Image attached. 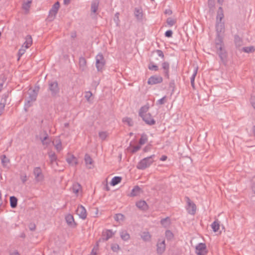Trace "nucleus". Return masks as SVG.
<instances>
[{"label": "nucleus", "mask_w": 255, "mask_h": 255, "mask_svg": "<svg viewBox=\"0 0 255 255\" xmlns=\"http://www.w3.org/2000/svg\"><path fill=\"white\" fill-rule=\"evenodd\" d=\"M76 214L82 219H85L87 217L86 210L82 205L78 207L76 210Z\"/></svg>", "instance_id": "9d476101"}, {"label": "nucleus", "mask_w": 255, "mask_h": 255, "mask_svg": "<svg viewBox=\"0 0 255 255\" xmlns=\"http://www.w3.org/2000/svg\"><path fill=\"white\" fill-rule=\"evenodd\" d=\"M143 236H142V239H148L150 238V236L148 233H144Z\"/></svg>", "instance_id": "0e129e2a"}, {"label": "nucleus", "mask_w": 255, "mask_h": 255, "mask_svg": "<svg viewBox=\"0 0 255 255\" xmlns=\"http://www.w3.org/2000/svg\"><path fill=\"white\" fill-rule=\"evenodd\" d=\"M10 205L12 208H14L17 206V199L14 196H11L10 197Z\"/></svg>", "instance_id": "2f4dec72"}, {"label": "nucleus", "mask_w": 255, "mask_h": 255, "mask_svg": "<svg viewBox=\"0 0 255 255\" xmlns=\"http://www.w3.org/2000/svg\"><path fill=\"white\" fill-rule=\"evenodd\" d=\"M172 31L171 30H167L165 33V36L167 37H171L172 35Z\"/></svg>", "instance_id": "bf43d9fd"}, {"label": "nucleus", "mask_w": 255, "mask_h": 255, "mask_svg": "<svg viewBox=\"0 0 255 255\" xmlns=\"http://www.w3.org/2000/svg\"><path fill=\"white\" fill-rule=\"evenodd\" d=\"M81 186L79 184L75 183L73 185V187L72 188V191L76 195H77L79 191L81 190Z\"/></svg>", "instance_id": "7c9ffc66"}, {"label": "nucleus", "mask_w": 255, "mask_h": 255, "mask_svg": "<svg viewBox=\"0 0 255 255\" xmlns=\"http://www.w3.org/2000/svg\"><path fill=\"white\" fill-rule=\"evenodd\" d=\"M80 69L82 71H85L87 69V62L86 59L83 57H80L79 60Z\"/></svg>", "instance_id": "6ab92c4d"}, {"label": "nucleus", "mask_w": 255, "mask_h": 255, "mask_svg": "<svg viewBox=\"0 0 255 255\" xmlns=\"http://www.w3.org/2000/svg\"><path fill=\"white\" fill-rule=\"evenodd\" d=\"M197 71H198V67H196L194 69L193 73L191 77L190 78L191 84L193 88H194V86H195L194 81H195V77L197 73Z\"/></svg>", "instance_id": "473e14b6"}, {"label": "nucleus", "mask_w": 255, "mask_h": 255, "mask_svg": "<svg viewBox=\"0 0 255 255\" xmlns=\"http://www.w3.org/2000/svg\"><path fill=\"white\" fill-rule=\"evenodd\" d=\"M99 136L102 140H105L108 136V133L106 131H100Z\"/></svg>", "instance_id": "a18cd8bd"}, {"label": "nucleus", "mask_w": 255, "mask_h": 255, "mask_svg": "<svg viewBox=\"0 0 255 255\" xmlns=\"http://www.w3.org/2000/svg\"><path fill=\"white\" fill-rule=\"evenodd\" d=\"M223 9L222 7H219L217 11V14L216 16V22L222 21V19L224 17Z\"/></svg>", "instance_id": "5701e85b"}, {"label": "nucleus", "mask_w": 255, "mask_h": 255, "mask_svg": "<svg viewBox=\"0 0 255 255\" xmlns=\"http://www.w3.org/2000/svg\"><path fill=\"white\" fill-rule=\"evenodd\" d=\"M216 48L217 50L222 51V48L223 47L224 44L223 40L220 35H217V38L216 39Z\"/></svg>", "instance_id": "4be33fe9"}, {"label": "nucleus", "mask_w": 255, "mask_h": 255, "mask_svg": "<svg viewBox=\"0 0 255 255\" xmlns=\"http://www.w3.org/2000/svg\"><path fill=\"white\" fill-rule=\"evenodd\" d=\"M167 157L166 155H162L160 158V160L161 161H165L167 159Z\"/></svg>", "instance_id": "774afa93"}, {"label": "nucleus", "mask_w": 255, "mask_h": 255, "mask_svg": "<svg viewBox=\"0 0 255 255\" xmlns=\"http://www.w3.org/2000/svg\"><path fill=\"white\" fill-rule=\"evenodd\" d=\"M39 138L43 145L48 146L50 144L51 140L49 138L48 135L45 131H44V136H42L40 135Z\"/></svg>", "instance_id": "2eb2a0df"}, {"label": "nucleus", "mask_w": 255, "mask_h": 255, "mask_svg": "<svg viewBox=\"0 0 255 255\" xmlns=\"http://www.w3.org/2000/svg\"><path fill=\"white\" fill-rule=\"evenodd\" d=\"M217 52L222 60H224L226 58L227 54L223 47L222 48V51L217 50Z\"/></svg>", "instance_id": "f704fd0d"}, {"label": "nucleus", "mask_w": 255, "mask_h": 255, "mask_svg": "<svg viewBox=\"0 0 255 255\" xmlns=\"http://www.w3.org/2000/svg\"><path fill=\"white\" fill-rule=\"evenodd\" d=\"M20 179L22 183H24L27 181V176L25 173H21L20 176Z\"/></svg>", "instance_id": "6e6d98bb"}, {"label": "nucleus", "mask_w": 255, "mask_h": 255, "mask_svg": "<svg viewBox=\"0 0 255 255\" xmlns=\"http://www.w3.org/2000/svg\"><path fill=\"white\" fill-rule=\"evenodd\" d=\"M123 122L127 124L129 126H132L133 125V122L131 119L128 117H126L123 118Z\"/></svg>", "instance_id": "58836bf2"}, {"label": "nucleus", "mask_w": 255, "mask_h": 255, "mask_svg": "<svg viewBox=\"0 0 255 255\" xmlns=\"http://www.w3.org/2000/svg\"><path fill=\"white\" fill-rule=\"evenodd\" d=\"M115 232H113L112 230L105 229L103 231V236L106 238L105 239H109L112 238L115 235Z\"/></svg>", "instance_id": "a211bd4d"}, {"label": "nucleus", "mask_w": 255, "mask_h": 255, "mask_svg": "<svg viewBox=\"0 0 255 255\" xmlns=\"http://www.w3.org/2000/svg\"><path fill=\"white\" fill-rule=\"evenodd\" d=\"M149 109V106L148 105H145L140 108L139 111V116L141 117L143 116L149 114L147 113Z\"/></svg>", "instance_id": "b1692460"}, {"label": "nucleus", "mask_w": 255, "mask_h": 255, "mask_svg": "<svg viewBox=\"0 0 255 255\" xmlns=\"http://www.w3.org/2000/svg\"><path fill=\"white\" fill-rule=\"evenodd\" d=\"M161 68L163 71V74L167 79L169 78L170 65L167 62H164L161 64Z\"/></svg>", "instance_id": "f8f14e48"}, {"label": "nucleus", "mask_w": 255, "mask_h": 255, "mask_svg": "<svg viewBox=\"0 0 255 255\" xmlns=\"http://www.w3.org/2000/svg\"><path fill=\"white\" fill-rule=\"evenodd\" d=\"M67 162L72 165H75L77 164V159L73 155L70 156L66 159Z\"/></svg>", "instance_id": "cd10ccee"}, {"label": "nucleus", "mask_w": 255, "mask_h": 255, "mask_svg": "<svg viewBox=\"0 0 255 255\" xmlns=\"http://www.w3.org/2000/svg\"><path fill=\"white\" fill-rule=\"evenodd\" d=\"M161 224L165 228L168 227L171 223L170 219L169 217L163 219L160 221Z\"/></svg>", "instance_id": "c85d7f7f"}, {"label": "nucleus", "mask_w": 255, "mask_h": 255, "mask_svg": "<svg viewBox=\"0 0 255 255\" xmlns=\"http://www.w3.org/2000/svg\"><path fill=\"white\" fill-rule=\"evenodd\" d=\"M99 242H97L96 244L94 246L93 249H92L90 255H97V251L99 250Z\"/></svg>", "instance_id": "a19ab883"}, {"label": "nucleus", "mask_w": 255, "mask_h": 255, "mask_svg": "<svg viewBox=\"0 0 255 255\" xmlns=\"http://www.w3.org/2000/svg\"><path fill=\"white\" fill-rule=\"evenodd\" d=\"M166 22L168 25L170 26H172L175 24V20L171 17H169L167 19Z\"/></svg>", "instance_id": "8fccbe9b"}, {"label": "nucleus", "mask_w": 255, "mask_h": 255, "mask_svg": "<svg viewBox=\"0 0 255 255\" xmlns=\"http://www.w3.org/2000/svg\"><path fill=\"white\" fill-rule=\"evenodd\" d=\"M155 157V155L153 154L143 158L137 163L136 168L140 170H144L148 168L153 163Z\"/></svg>", "instance_id": "f257e3e1"}, {"label": "nucleus", "mask_w": 255, "mask_h": 255, "mask_svg": "<svg viewBox=\"0 0 255 255\" xmlns=\"http://www.w3.org/2000/svg\"><path fill=\"white\" fill-rule=\"evenodd\" d=\"M143 121L148 125L152 126L155 124V121L152 117L151 114H148L141 117Z\"/></svg>", "instance_id": "9b49d317"}, {"label": "nucleus", "mask_w": 255, "mask_h": 255, "mask_svg": "<svg viewBox=\"0 0 255 255\" xmlns=\"http://www.w3.org/2000/svg\"><path fill=\"white\" fill-rule=\"evenodd\" d=\"M163 79L160 76L154 75L148 79L147 83L149 85H154L161 83Z\"/></svg>", "instance_id": "1a4fd4ad"}, {"label": "nucleus", "mask_w": 255, "mask_h": 255, "mask_svg": "<svg viewBox=\"0 0 255 255\" xmlns=\"http://www.w3.org/2000/svg\"><path fill=\"white\" fill-rule=\"evenodd\" d=\"M235 42L236 46H238V47H240L242 44V39H241V38L239 36H238L237 35H236L235 36Z\"/></svg>", "instance_id": "79ce46f5"}, {"label": "nucleus", "mask_w": 255, "mask_h": 255, "mask_svg": "<svg viewBox=\"0 0 255 255\" xmlns=\"http://www.w3.org/2000/svg\"><path fill=\"white\" fill-rule=\"evenodd\" d=\"M165 236L167 239H171L173 237V234L171 231L167 230L165 232Z\"/></svg>", "instance_id": "3c124183"}, {"label": "nucleus", "mask_w": 255, "mask_h": 255, "mask_svg": "<svg viewBox=\"0 0 255 255\" xmlns=\"http://www.w3.org/2000/svg\"><path fill=\"white\" fill-rule=\"evenodd\" d=\"M27 49H25V47L21 46V47L18 50V55L19 57L23 55L26 51Z\"/></svg>", "instance_id": "603ef678"}, {"label": "nucleus", "mask_w": 255, "mask_h": 255, "mask_svg": "<svg viewBox=\"0 0 255 255\" xmlns=\"http://www.w3.org/2000/svg\"><path fill=\"white\" fill-rule=\"evenodd\" d=\"M134 15L137 20H141L142 19V13L140 9L136 8L134 12Z\"/></svg>", "instance_id": "c9c22d12"}, {"label": "nucleus", "mask_w": 255, "mask_h": 255, "mask_svg": "<svg viewBox=\"0 0 255 255\" xmlns=\"http://www.w3.org/2000/svg\"><path fill=\"white\" fill-rule=\"evenodd\" d=\"M48 90L50 92L52 96H56L59 92V88L57 81H49V82Z\"/></svg>", "instance_id": "39448f33"}, {"label": "nucleus", "mask_w": 255, "mask_h": 255, "mask_svg": "<svg viewBox=\"0 0 255 255\" xmlns=\"http://www.w3.org/2000/svg\"><path fill=\"white\" fill-rule=\"evenodd\" d=\"M92 96V93L90 91H87L85 93V97L88 102L90 101V98Z\"/></svg>", "instance_id": "5fc2aeb1"}, {"label": "nucleus", "mask_w": 255, "mask_h": 255, "mask_svg": "<svg viewBox=\"0 0 255 255\" xmlns=\"http://www.w3.org/2000/svg\"><path fill=\"white\" fill-rule=\"evenodd\" d=\"M156 53H157V55L158 56L161 57L162 58H164V54L163 52L160 50H157Z\"/></svg>", "instance_id": "680f3d73"}, {"label": "nucleus", "mask_w": 255, "mask_h": 255, "mask_svg": "<svg viewBox=\"0 0 255 255\" xmlns=\"http://www.w3.org/2000/svg\"><path fill=\"white\" fill-rule=\"evenodd\" d=\"M208 5L210 8L215 6V0H208Z\"/></svg>", "instance_id": "052dcab7"}, {"label": "nucleus", "mask_w": 255, "mask_h": 255, "mask_svg": "<svg viewBox=\"0 0 255 255\" xmlns=\"http://www.w3.org/2000/svg\"><path fill=\"white\" fill-rule=\"evenodd\" d=\"M120 234L122 239H129L130 238L129 234L126 230H121Z\"/></svg>", "instance_id": "72a5a7b5"}, {"label": "nucleus", "mask_w": 255, "mask_h": 255, "mask_svg": "<svg viewBox=\"0 0 255 255\" xmlns=\"http://www.w3.org/2000/svg\"><path fill=\"white\" fill-rule=\"evenodd\" d=\"M65 220L68 225L71 228H75L76 224L74 221L73 216L71 214H68L65 216Z\"/></svg>", "instance_id": "4468645a"}, {"label": "nucleus", "mask_w": 255, "mask_h": 255, "mask_svg": "<svg viewBox=\"0 0 255 255\" xmlns=\"http://www.w3.org/2000/svg\"><path fill=\"white\" fill-rule=\"evenodd\" d=\"M5 107V103L2 102L0 103V116L1 115Z\"/></svg>", "instance_id": "13d9d810"}, {"label": "nucleus", "mask_w": 255, "mask_h": 255, "mask_svg": "<svg viewBox=\"0 0 255 255\" xmlns=\"http://www.w3.org/2000/svg\"><path fill=\"white\" fill-rule=\"evenodd\" d=\"M105 63L103 55L101 53H99L96 56V66L98 71L102 70Z\"/></svg>", "instance_id": "20e7f679"}, {"label": "nucleus", "mask_w": 255, "mask_h": 255, "mask_svg": "<svg viewBox=\"0 0 255 255\" xmlns=\"http://www.w3.org/2000/svg\"><path fill=\"white\" fill-rule=\"evenodd\" d=\"M140 148V146L136 145L133 147V152H136L138 151Z\"/></svg>", "instance_id": "338daca9"}, {"label": "nucleus", "mask_w": 255, "mask_h": 255, "mask_svg": "<svg viewBox=\"0 0 255 255\" xmlns=\"http://www.w3.org/2000/svg\"><path fill=\"white\" fill-rule=\"evenodd\" d=\"M220 225L218 222L214 221L211 225L212 229L213 231L216 232L219 229Z\"/></svg>", "instance_id": "ea45409f"}, {"label": "nucleus", "mask_w": 255, "mask_h": 255, "mask_svg": "<svg viewBox=\"0 0 255 255\" xmlns=\"http://www.w3.org/2000/svg\"><path fill=\"white\" fill-rule=\"evenodd\" d=\"M99 2L98 1H95L92 2L91 4V10L93 12L95 13L98 8Z\"/></svg>", "instance_id": "4c0bfd02"}, {"label": "nucleus", "mask_w": 255, "mask_h": 255, "mask_svg": "<svg viewBox=\"0 0 255 255\" xmlns=\"http://www.w3.org/2000/svg\"><path fill=\"white\" fill-rule=\"evenodd\" d=\"M196 253L198 255H206L207 254V250L205 244L200 243L196 247Z\"/></svg>", "instance_id": "6e6552de"}, {"label": "nucleus", "mask_w": 255, "mask_h": 255, "mask_svg": "<svg viewBox=\"0 0 255 255\" xmlns=\"http://www.w3.org/2000/svg\"><path fill=\"white\" fill-rule=\"evenodd\" d=\"M38 91V87H35L34 89L30 90L28 93L29 96L24 104V109L25 111L27 110V108L31 106L33 102L36 101Z\"/></svg>", "instance_id": "f03ea898"}, {"label": "nucleus", "mask_w": 255, "mask_h": 255, "mask_svg": "<svg viewBox=\"0 0 255 255\" xmlns=\"http://www.w3.org/2000/svg\"><path fill=\"white\" fill-rule=\"evenodd\" d=\"M1 163L4 167H7L9 162V160L7 158L5 155L1 156Z\"/></svg>", "instance_id": "e433bc0d"}, {"label": "nucleus", "mask_w": 255, "mask_h": 255, "mask_svg": "<svg viewBox=\"0 0 255 255\" xmlns=\"http://www.w3.org/2000/svg\"><path fill=\"white\" fill-rule=\"evenodd\" d=\"M147 141V138L146 135H142L139 139V143L140 145L144 144Z\"/></svg>", "instance_id": "49530a36"}, {"label": "nucleus", "mask_w": 255, "mask_h": 255, "mask_svg": "<svg viewBox=\"0 0 255 255\" xmlns=\"http://www.w3.org/2000/svg\"><path fill=\"white\" fill-rule=\"evenodd\" d=\"M156 251L158 254H162L165 250V240H159L156 245Z\"/></svg>", "instance_id": "ddd939ff"}, {"label": "nucleus", "mask_w": 255, "mask_h": 255, "mask_svg": "<svg viewBox=\"0 0 255 255\" xmlns=\"http://www.w3.org/2000/svg\"><path fill=\"white\" fill-rule=\"evenodd\" d=\"M49 156L50 161L52 163H54L55 162H56V159H57V157L54 152L50 153L49 154Z\"/></svg>", "instance_id": "37998d69"}, {"label": "nucleus", "mask_w": 255, "mask_h": 255, "mask_svg": "<svg viewBox=\"0 0 255 255\" xmlns=\"http://www.w3.org/2000/svg\"><path fill=\"white\" fill-rule=\"evenodd\" d=\"M140 191L141 189L140 187L138 186H135L132 189L130 195L132 197L136 196L139 194Z\"/></svg>", "instance_id": "bb28decb"}, {"label": "nucleus", "mask_w": 255, "mask_h": 255, "mask_svg": "<svg viewBox=\"0 0 255 255\" xmlns=\"http://www.w3.org/2000/svg\"><path fill=\"white\" fill-rule=\"evenodd\" d=\"M243 50L246 53H250L255 51V48L253 46L245 47L243 48Z\"/></svg>", "instance_id": "c03bdc74"}, {"label": "nucleus", "mask_w": 255, "mask_h": 255, "mask_svg": "<svg viewBox=\"0 0 255 255\" xmlns=\"http://www.w3.org/2000/svg\"><path fill=\"white\" fill-rule=\"evenodd\" d=\"M165 99H166V96H164L161 99H159L158 100H157V101L156 102V104H157V105H163L165 103Z\"/></svg>", "instance_id": "4d7b16f0"}, {"label": "nucleus", "mask_w": 255, "mask_h": 255, "mask_svg": "<svg viewBox=\"0 0 255 255\" xmlns=\"http://www.w3.org/2000/svg\"><path fill=\"white\" fill-rule=\"evenodd\" d=\"M148 69L150 70H153L155 71H157L158 70V67L157 65L153 64L152 63H150L148 67Z\"/></svg>", "instance_id": "09e8293b"}, {"label": "nucleus", "mask_w": 255, "mask_h": 255, "mask_svg": "<svg viewBox=\"0 0 255 255\" xmlns=\"http://www.w3.org/2000/svg\"><path fill=\"white\" fill-rule=\"evenodd\" d=\"M33 174L35 177V180L37 182H41L43 181L44 175L40 167H37L34 168Z\"/></svg>", "instance_id": "0eeeda50"}, {"label": "nucleus", "mask_w": 255, "mask_h": 255, "mask_svg": "<svg viewBox=\"0 0 255 255\" xmlns=\"http://www.w3.org/2000/svg\"><path fill=\"white\" fill-rule=\"evenodd\" d=\"M111 249L114 252H117L120 250V247L118 244H112Z\"/></svg>", "instance_id": "864d4df0"}, {"label": "nucleus", "mask_w": 255, "mask_h": 255, "mask_svg": "<svg viewBox=\"0 0 255 255\" xmlns=\"http://www.w3.org/2000/svg\"><path fill=\"white\" fill-rule=\"evenodd\" d=\"M225 29L224 23L222 21L216 22V31L217 35L224 32Z\"/></svg>", "instance_id": "f3484780"}, {"label": "nucleus", "mask_w": 255, "mask_h": 255, "mask_svg": "<svg viewBox=\"0 0 255 255\" xmlns=\"http://www.w3.org/2000/svg\"><path fill=\"white\" fill-rule=\"evenodd\" d=\"M25 41L22 46L25 47V49H28L32 44V39L30 35H26L24 38Z\"/></svg>", "instance_id": "dca6fc26"}, {"label": "nucleus", "mask_w": 255, "mask_h": 255, "mask_svg": "<svg viewBox=\"0 0 255 255\" xmlns=\"http://www.w3.org/2000/svg\"><path fill=\"white\" fill-rule=\"evenodd\" d=\"M122 180V177L120 176H115L113 177L111 181V185L112 186H115L121 182Z\"/></svg>", "instance_id": "c756f323"}, {"label": "nucleus", "mask_w": 255, "mask_h": 255, "mask_svg": "<svg viewBox=\"0 0 255 255\" xmlns=\"http://www.w3.org/2000/svg\"><path fill=\"white\" fill-rule=\"evenodd\" d=\"M187 202L186 210L188 213L191 215H194L196 211V205L189 199V197H186Z\"/></svg>", "instance_id": "423d86ee"}, {"label": "nucleus", "mask_w": 255, "mask_h": 255, "mask_svg": "<svg viewBox=\"0 0 255 255\" xmlns=\"http://www.w3.org/2000/svg\"><path fill=\"white\" fill-rule=\"evenodd\" d=\"M85 161L86 163V165L87 167L89 169H91L93 168V160L91 157L88 154H86L85 155Z\"/></svg>", "instance_id": "412c9836"}, {"label": "nucleus", "mask_w": 255, "mask_h": 255, "mask_svg": "<svg viewBox=\"0 0 255 255\" xmlns=\"http://www.w3.org/2000/svg\"><path fill=\"white\" fill-rule=\"evenodd\" d=\"M251 103L253 107V108L255 109V97H252L251 98Z\"/></svg>", "instance_id": "e2e57ef3"}, {"label": "nucleus", "mask_w": 255, "mask_h": 255, "mask_svg": "<svg viewBox=\"0 0 255 255\" xmlns=\"http://www.w3.org/2000/svg\"><path fill=\"white\" fill-rule=\"evenodd\" d=\"M53 144L58 151L62 150V146L61 140L59 138H56L53 141Z\"/></svg>", "instance_id": "aec40b11"}, {"label": "nucleus", "mask_w": 255, "mask_h": 255, "mask_svg": "<svg viewBox=\"0 0 255 255\" xmlns=\"http://www.w3.org/2000/svg\"><path fill=\"white\" fill-rule=\"evenodd\" d=\"M31 2H32V0H24L23 3L22 4V8L26 12H28L29 11Z\"/></svg>", "instance_id": "a878e982"}, {"label": "nucleus", "mask_w": 255, "mask_h": 255, "mask_svg": "<svg viewBox=\"0 0 255 255\" xmlns=\"http://www.w3.org/2000/svg\"><path fill=\"white\" fill-rule=\"evenodd\" d=\"M136 206L140 209L146 210L147 208V205L145 201L140 200L136 202Z\"/></svg>", "instance_id": "393cba45"}, {"label": "nucleus", "mask_w": 255, "mask_h": 255, "mask_svg": "<svg viewBox=\"0 0 255 255\" xmlns=\"http://www.w3.org/2000/svg\"><path fill=\"white\" fill-rule=\"evenodd\" d=\"M124 216L122 214H116L114 217L115 220L118 222L120 221H123L124 220Z\"/></svg>", "instance_id": "de8ad7c7"}, {"label": "nucleus", "mask_w": 255, "mask_h": 255, "mask_svg": "<svg viewBox=\"0 0 255 255\" xmlns=\"http://www.w3.org/2000/svg\"><path fill=\"white\" fill-rule=\"evenodd\" d=\"M9 255H20L19 253L17 251H14L13 252H11L9 253Z\"/></svg>", "instance_id": "69168bd1"}, {"label": "nucleus", "mask_w": 255, "mask_h": 255, "mask_svg": "<svg viewBox=\"0 0 255 255\" xmlns=\"http://www.w3.org/2000/svg\"><path fill=\"white\" fill-rule=\"evenodd\" d=\"M60 7V3L59 1L56 2L52 6V8L49 11L47 19L49 21H53L58 12Z\"/></svg>", "instance_id": "7ed1b4c3"}]
</instances>
